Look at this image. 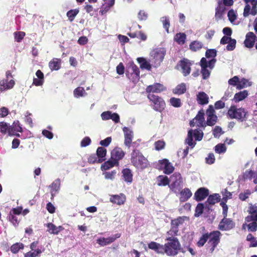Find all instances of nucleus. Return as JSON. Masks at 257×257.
Listing matches in <instances>:
<instances>
[{
  "label": "nucleus",
  "instance_id": "a211bd4d",
  "mask_svg": "<svg viewBox=\"0 0 257 257\" xmlns=\"http://www.w3.org/2000/svg\"><path fill=\"white\" fill-rule=\"evenodd\" d=\"M256 36L251 32H248L245 36V39L244 41V45L248 48H252L254 45Z\"/></svg>",
  "mask_w": 257,
  "mask_h": 257
},
{
  "label": "nucleus",
  "instance_id": "09e8293b",
  "mask_svg": "<svg viewBox=\"0 0 257 257\" xmlns=\"http://www.w3.org/2000/svg\"><path fill=\"white\" fill-rule=\"evenodd\" d=\"M251 85V83L248 81V80L245 78H242L239 81V83L237 85V88L238 89H242L247 86H250Z\"/></svg>",
  "mask_w": 257,
  "mask_h": 257
},
{
  "label": "nucleus",
  "instance_id": "412c9836",
  "mask_svg": "<svg viewBox=\"0 0 257 257\" xmlns=\"http://www.w3.org/2000/svg\"><path fill=\"white\" fill-rule=\"evenodd\" d=\"M61 182L60 179H57L54 180L49 186L50 188V193L51 194V199H53L60 189Z\"/></svg>",
  "mask_w": 257,
  "mask_h": 257
},
{
  "label": "nucleus",
  "instance_id": "58836bf2",
  "mask_svg": "<svg viewBox=\"0 0 257 257\" xmlns=\"http://www.w3.org/2000/svg\"><path fill=\"white\" fill-rule=\"evenodd\" d=\"M208 196L206 203L211 205H214L216 203L219 202L220 200V196L218 194H213Z\"/></svg>",
  "mask_w": 257,
  "mask_h": 257
},
{
  "label": "nucleus",
  "instance_id": "6e6552de",
  "mask_svg": "<svg viewBox=\"0 0 257 257\" xmlns=\"http://www.w3.org/2000/svg\"><path fill=\"white\" fill-rule=\"evenodd\" d=\"M170 180L172 183L169 185L170 189L175 193L179 191L182 185L183 179L180 173L175 172L170 177Z\"/></svg>",
  "mask_w": 257,
  "mask_h": 257
},
{
  "label": "nucleus",
  "instance_id": "dca6fc26",
  "mask_svg": "<svg viewBox=\"0 0 257 257\" xmlns=\"http://www.w3.org/2000/svg\"><path fill=\"white\" fill-rule=\"evenodd\" d=\"M161 167L163 169V172L165 174L169 175L174 170V167L167 159L159 161Z\"/></svg>",
  "mask_w": 257,
  "mask_h": 257
},
{
  "label": "nucleus",
  "instance_id": "f3484780",
  "mask_svg": "<svg viewBox=\"0 0 257 257\" xmlns=\"http://www.w3.org/2000/svg\"><path fill=\"white\" fill-rule=\"evenodd\" d=\"M125 152L119 147L114 148L111 152V159L118 162L123 159L125 155Z\"/></svg>",
  "mask_w": 257,
  "mask_h": 257
},
{
  "label": "nucleus",
  "instance_id": "3c124183",
  "mask_svg": "<svg viewBox=\"0 0 257 257\" xmlns=\"http://www.w3.org/2000/svg\"><path fill=\"white\" fill-rule=\"evenodd\" d=\"M179 232V228L174 226L173 225H171L170 229L167 231V234L170 237H176L175 236L178 235Z\"/></svg>",
  "mask_w": 257,
  "mask_h": 257
},
{
  "label": "nucleus",
  "instance_id": "680f3d73",
  "mask_svg": "<svg viewBox=\"0 0 257 257\" xmlns=\"http://www.w3.org/2000/svg\"><path fill=\"white\" fill-rule=\"evenodd\" d=\"M255 173L252 170H247L243 174V178L244 179H251L252 178H254L256 176Z\"/></svg>",
  "mask_w": 257,
  "mask_h": 257
},
{
  "label": "nucleus",
  "instance_id": "4468645a",
  "mask_svg": "<svg viewBox=\"0 0 257 257\" xmlns=\"http://www.w3.org/2000/svg\"><path fill=\"white\" fill-rule=\"evenodd\" d=\"M120 234L117 233L108 237H100L97 239V243L100 246H104L114 242L116 239L120 237Z\"/></svg>",
  "mask_w": 257,
  "mask_h": 257
},
{
  "label": "nucleus",
  "instance_id": "13d9d810",
  "mask_svg": "<svg viewBox=\"0 0 257 257\" xmlns=\"http://www.w3.org/2000/svg\"><path fill=\"white\" fill-rule=\"evenodd\" d=\"M169 101L170 104L175 107H179L181 106V101L180 98L171 97Z\"/></svg>",
  "mask_w": 257,
  "mask_h": 257
},
{
  "label": "nucleus",
  "instance_id": "79ce46f5",
  "mask_svg": "<svg viewBox=\"0 0 257 257\" xmlns=\"http://www.w3.org/2000/svg\"><path fill=\"white\" fill-rule=\"evenodd\" d=\"M187 219L186 216H179L177 218L172 219L171 221V225L178 228L180 225H182L184 222L185 219Z\"/></svg>",
  "mask_w": 257,
  "mask_h": 257
},
{
  "label": "nucleus",
  "instance_id": "39448f33",
  "mask_svg": "<svg viewBox=\"0 0 257 257\" xmlns=\"http://www.w3.org/2000/svg\"><path fill=\"white\" fill-rule=\"evenodd\" d=\"M216 61V59H212L207 62L205 58L203 57L201 58L200 60L201 73L203 79H207L209 77L210 71L207 68L208 67L210 70H212L214 68Z\"/></svg>",
  "mask_w": 257,
  "mask_h": 257
},
{
  "label": "nucleus",
  "instance_id": "a878e982",
  "mask_svg": "<svg viewBox=\"0 0 257 257\" xmlns=\"http://www.w3.org/2000/svg\"><path fill=\"white\" fill-rule=\"evenodd\" d=\"M48 231L53 234H58L61 231L64 229L62 226H56L52 223H49L47 224Z\"/></svg>",
  "mask_w": 257,
  "mask_h": 257
},
{
  "label": "nucleus",
  "instance_id": "c03bdc74",
  "mask_svg": "<svg viewBox=\"0 0 257 257\" xmlns=\"http://www.w3.org/2000/svg\"><path fill=\"white\" fill-rule=\"evenodd\" d=\"M113 6L112 4H111L110 2H108V3H105L102 4L100 10L99 11V13L101 15L105 14L107 13L110 9Z\"/></svg>",
  "mask_w": 257,
  "mask_h": 257
},
{
  "label": "nucleus",
  "instance_id": "393cba45",
  "mask_svg": "<svg viewBox=\"0 0 257 257\" xmlns=\"http://www.w3.org/2000/svg\"><path fill=\"white\" fill-rule=\"evenodd\" d=\"M226 8L223 5L221 1L218 2L217 7L215 8V17L216 19H221L222 18V15L225 11Z\"/></svg>",
  "mask_w": 257,
  "mask_h": 257
},
{
  "label": "nucleus",
  "instance_id": "2f4dec72",
  "mask_svg": "<svg viewBox=\"0 0 257 257\" xmlns=\"http://www.w3.org/2000/svg\"><path fill=\"white\" fill-rule=\"evenodd\" d=\"M186 35L184 33H178L174 37V40L179 45H184L186 42Z\"/></svg>",
  "mask_w": 257,
  "mask_h": 257
},
{
  "label": "nucleus",
  "instance_id": "338daca9",
  "mask_svg": "<svg viewBox=\"0 0 257 257\" xmlns=\"http://www.w3.org/2000/svg\"><path fill=\"white\" fill-rule=\"evenodd\" d=\"M223 133L221 127L219 126H216L213 131V135L215 138H219Z\"/></svg>",
  "mask_w": 257,
  "mask_h": 257
},
{
  "label": "nucleus",
  "instance_id": "f8f14e48",
  "mask_svg": "<svg viewBox=\"0 0 257 257\" xmlns=\"http://www.w3.org/2000/svg\"><path fill=\"white\" fill-rule=\"evenodd\" d=\"M179 63L181 68L183 75L184 76H188L191 72V66L192 63L189 60L186 58H184L180 60Z\"/></svg>",
  "mask_w": 257,
  "mask_h": 257
},
{
  "label": "nucleus",
  "instance_id": "cd10ccee",
  "mask_svg": "<svg viewBox=\"0 0 257 257\" xmlns=\"http://www.w3.org/2000/svg\"><path fill=\"white\" fill-rule=\"evenodd\" d=\"M119 165V162L113 159L108 160L101 165V168L102 170H107L111 168Z\"/></svg>",
  "mask_w": 257,
  "mask_h": 257
},
{
  "label": "nucleus",
  "instance_id": "f257e3e1",
  "mask_svg": "<svg viewBox=\"0 0 257 257\" xmlns=\"http://www.w3.org/2000/svg\"><path fill=\"white\" fill-rule=\"evenodd\" d=\"M130 160L132 165L137 169L143 170L150 167L149 161L139 150H133Z\"/></svg>",
  "mask_w": 257,
  "mask_h": 257
},
{
  "label": "nucleus",
  "instance_id": "ea45409f",
  "mask_svg": "<svg viewBox=\"0 0 257 257\" xmlns=\"http://www.w3.org/2000/svg\"><path fill=\"white\" fill-rule=\"evenodd\" d=\"M186 91V84L184 83H182L178 85L175 89L173 90V92L175 94H182L184 93Z\"/></svg>",
  "mask_w": 257,
  "mask_h": 257
},
{
  "label": "nucleus",
  "instance_id": "473e14b6",
  "mask_svg": "<svg viewBox=\"0 0 257 257\" xmlns=\"http://www.w3.org/2000/svg\"><path fill=\"white\" fill-rule=\"evenodd\" d=\"M157 185L159 186H166L170 183V180L167 176L159 175L157 178Z\"/></svg>",
  "mask_w": 257,
  "mask_h": 257
},
{
  "label": "nucleus",
  "instance_id": "6e6d98bb",
  "mask_svg": "<svg viewBox=\"0 0 257 257\" xmlns=\"http://www.w3.org/2000/svg\"><path fill=\"white\" fill-rule=\"evenodd\" d=\"M217 55V51L214 49H208L205 52V56L207 58L215 59Z\"/></svg>",
  "mask_w": 257,
  "mask_h": 257
},
{
  "label": "nucleus",
  "instance_id": "72a5a7b5",
  "mask_svg": "<svg viewBox=\"0 0 257 257\" xmlns=\"http://www.w3.org/2000/svg\"><path fill=\"white\" fill-rule=\"evenodd\" d=\"M198 102L202 105L208 103V96L204 92H200L197 96Z\"/></svg>",
  "mask_w": 257,
  "mask_h": 257
},
{
  "label": "nucleus",
  "instance_id": "052dcab7",
  "mask_svg": "<svg viewBox=\"0 0 257 257\" xmlns=\"http://www.w3.org/2000/svg\"><path fill=\"white\" fill-rule=\"evenodd\" d=\"M204 204L203 203H198L195 208V216L198 217L203 213L204 210Z\"/></svg>",
  "mask_w": 257,
  "mask_h": 257
},
{
  "label": "nucleus",
  "instance_id": "bf43d9fd",
  "mask_svg": "<svg viewBox=\"0 0 257 257\" xmlns=\"http://www.w3.org/2000/svg\"><path fill=\"white\" fill-rule=\"evenodd\" d=\"M25 35L26 33L22 31L16 32L14 33L15 39L17 42H21Z\"/></svg>",
  "mask_w": 257,
  "mask_h": 257
},
{
  "label": "nucleus",
  "instance_id": "a18cd8bd",
  "mask_svg": "<svg viewBox=\"0 0 257 257\" xmlns=\"http://www.w3.org/2000/svg\"><path fill=\"white\" fill-rule=\"evenodd\" d=\"M73 93L74 96L77 98L82 97L87 94V93L85 91L84 88L82 87H78L75 89Z\"/></svg>",
  "mask_w": 257,
  "mask_h": 257
},
{
  "label": "nucleus",
  "instance_id": "e2e57ef3",
  "mask_svg": "<svg viewBox=\"0 0 257 257\" xmlns=\"http://www.w3.org/2000/svg\"><path fill=\"white\" fill-rule=\"evenodd\" d=\"M162 246L159 243L151 241L148 244V247L155 251H158L160 247Z\"/></svg>",
  "mask_w": 257,
  "mask_h": 257
},
{
  "label": "nucleus",
  "instance_id": "9d476101",
  "mask_svg": "<svg viewBox=\"0 0 257 257\" xmlns=\"http://www.w3.org/2000/svg\"><path fill=\"white\" fill-rule=\"evenodd\" d=\"M235 227V223L230 218L224 217L218 225V229L222 230H229Z\"/></svg>",
  "mask_w": 257,
  "mask_h": 257
},
{
  "label": "nucleus",
  "instance_id": "bb28decb",
  "mask_svg": "<svg viewBox=\"0 0 257 257\" xmlns=\"http://www.w3.org/2000/svg\"><path fill=\"white\" fill-rule=\"evenodd\" d=\"M106 152V149L103 147H99L97 149L96 155L98 158V163L105 161Z\"/></svg>",
  "mask_w": 257,
  "mask_h": 257
},
{
  "label": "nucleus",
  "instance_id": "aec40b11",
  "mask_svg": "<svg viewBox=\"0 0 257 257\" xmlns=\"http://www.w3.org/2000/svg\"><path fill=\"white\" fill-rule=\"evenodd\" d=\"M15 84V81L11 79L9 81L8 79L0 80V91H3L13 88Z\"/></svg>",
  "mask_w": 257,
  "mask_h": 257
},
{
  "label": "nucleus",
  "instance_id": "7ed1b4c3",
  "mask_svg": "<svg viewBox=\"0 0 257 257\" xmlns=\"http://www.w3.org/2000/svg\"><path fill=\"white\" fill-rule=\"evenodd\" d=\"M166 54V50L163 48H157L150 52V62L155 67H158L163 61Z\"/></svg>",
  "mask_w": 257,
  "mask_h": 257
},
{
  "label": "nucleus",
  "instance_id": "c756f323",
  "mask_svg": "<svg viewBox=\"0 0 257 257\" xmlns=\"http://www.w3.org/2000/svg\"><path fill=\"white\" fill-rule=\"evenodd\" d=\"M229 118H235L240 121H246L248 113H227Z\"/></svg>",
  "mask_w": 257,
  "mask_h": 257
},
{
  "label": "nucleus",
  "instance_id": "c9c22d12",
  "mask_svg": "<svg viewBox=\"0 0 257 257\" xmlns=\"http://www.w3.org/2000/svg\"><path fill=\"white\" fill-rule=\"evenodd\" d=\"M137 61L140 63V67L142 69H146L148 70H151V65L145 58L143 57H139L137 58Z\"/></svg>",
  "mask_w": 257,
  "mask_h": 257
},
{
  "label": "nucleus",
  "instance_id": "4be33fe9",
  "mask_svg": "<svg viewBox=\"0 0 257 257\" xmlns=\"http://www.w3.org/2000/svg\"><path fill=\"white\" fill-rule=\"evenodd\" d=\"M36 75L37 78H33V84L36 86H42L44 82V73L40 70H38Z\"/></svg>",
  "mask_w": 257,
  "mask_h": 257
},
{
  "label": "nucleus",
  "instance_id": "4c0bfd02",
  "mask_svg": "<svg viewBox=\"0 0 257 257\" xmlns=\"http://www.w3.org/2000/svg\"><path fill=\"white\" fill-rule=\"evenodd\" d=\"M203 44L199 41H193L189 45V49L193 52H196L203 47Z\"/></svg>",
  "mask_w": 257,
  "mask_h": 257
},
{
  "label": "nucleus",
  "instance_id": "37998d69",
  "mask_svg": "<svg viewBox=\"0 0 257 257\" xmlns=\"http://www.w3.org/2000/svg\"><path fill=\"white\" fill-rule=\"evenodd\" d=\"M24 248V245L21 242H17L13 244L11 247V251L12 253L16 254L21 249Z\"/></svg>",
  "mask_w": 257,
  "mask_h": 257
},
{
  "label": "nucleus",
  "instance_id": "9b49d317",
  "mask_svg": "<svg viewBox=\"0 0 257 257\" xmlns=\"http://www.w3.org/2000/svg\"><path fill=\"white\" fill-rule=\"evenodd\" d=\"M220 43L222 45L228 44L226 48L227 50L231 51L235 48L236 41L230 37L224 36L221 39Z\"/></svg>",
  "mask_w": 257,
  "mask_h": 257
},
{
  "label": "nucleus",
  "instance_id": "0eeeda50",
  "mask_svg": "<svg viewBox=\"0 0 257 257\" xmlns=\"http://www.w3.org/2000/svg\"><path fill=\"white\" fill-rule=\"evenodd\" d=\"M140 73L139 68L133 62L127 68L125 74L130 80L135 83L138 82L140 79Z\"/></svg>",
  "mask_w": 257,
  "mask_h": 257
},
{
  "label": "nucleus",
  "instance_id": "2eb2a0df",
  "mask_svg": "<svg viewBox=\"0 0 257 257\" xmlns=\"http://www.w3.org/2000/svg\"><path fill=\"white\" fill-rule=\"evenodd\" d=\"M122 130L124 136V144L126 147L130 148L134 137L133 132L127 127H124Z\"/></svg>",
  "mask_w": 257,
  "mask_h": 257
},
{
  "label": "nucleus",
  "instance_id": "423d86ee",
  "mask_svg": "<svg viewBox=\"0 0 257 257\" xmlns=\"http://www.w3.org/2000/svg\"><path fill=\"white\" fill-rule=\"evenodd\" d=\"M208 235L209 236L208 244L209 246V251L212 253L220 241L221 233L219 231L215 230L210 233L208 232Z\"/></svg>",
  "mask_w": 257,
  "mask_h": 257
},
{
  "label": "nucleus",
  "instance_id": "de8ad7c7",
  "mask_svg": "<svg viewBox=\"0 0 257 257\" xmlns=\"http://www.w3.org/2000/svg\"><path fill=\"white\" fill-rule=\"evenodd\" d=\"M79 11L78 9L71 10L67 12L66 15L68 18V20L70 22H72L76 15L79 13Z\"/></svg>",
  "mask_w": 257,
  "mask_h": 257
},
{
  "label": "nucleus",
  "instance_id": "7c9ffc66",
  "mask_svg": "<svg viewBox=\"0 0 257 257\" xmlns=\"http://www.w3.org/2000/svg\"><path fill=\"white\" fill-rule=\"evenodd\" d=\"M61 60L58 58H53L49 63V67L52 70H58L60 68Z\"/></svg>",
  "mask_w": 257,
  "mask_h": 257
},
{
  "label": "nucleus",
  "instance_id": "6ab92c4d",
  "mask_svg": "<svg viewBox=\"0 0 257 257\" xmlns=\"http://www.w3.org/2000/svg\"><path fill=\"white\" fill-rule=\"evenodd\" d=\"M165 87H164L163 85L159 83H154L153 85H150L147 86L146 88V92L148 93V94H152V93H159L163 90H164Z\"/></svg>",
  "mask_w": 257,
  "mask_h": 257
},
{
  "label": "nucleus",
  "instance_id": "e433bc0d",
  "mask_svg": "<svg viewBox=\"0 0 257 257\" xmlns=\"http://www.w3.org/2000/svg\"><path fill=\"white\" fill-rule=\"evenodd\" d=\"M0 130L2 133L5 134L8 132L10 135H14L13 132V128L11 126L7 124V123L1 121L0 122Z\"/></svg>",
  "mask_w": 257,
  "mask_h": 257
},
{
  "label": "nucleus",
  "instance_id": "5fc2aeb1",
  "mask_svg": "<svg viewBox=\"0 0 257 257\" xmlns=\"http://www.w3.org/2000/svg\"><path fill=\"white\" fill-rule=\"evenodd\" d=\"M208 232L204 233L197 242V245L199 247L203 246L208 239Z\"/></svg>",
  "mask_w": 257,
  "mask_h": 257
},
{
  "label": "nucleus",
  "instance_id": "603ef678",
  "mask_svg": "<svg viewBox=\"0 0 257 257\" xmlns=\"http://www.w3.org/2000/svg\"><path fill=\"white\" fill-rule=\"evenodd\" d=\"M193 136L194 137L196 141H201L203 137V133L200 128L195 129L193 131Z\"/></svg>",
  "mask_w": 257,
  "mask_h": 257
},
{
  "label": "nucleus",
  "instance_id": "4d7b16f0",
  "mask_svg": "<svg viewBox=\"0 0 257 257\" xmlns=\"http://www.w3.org/2000/svg\"><path fill=\"white\" fill-rule=\"evenodd\" d=\"M162 22L163 23V28L165 29L167 33H169V29L170 26V23L169 18L167 17H162Z\"/></svg>",
  "mask_w": 257,
  "mask_h": 257
},
{
  "label": "nucleus",
  "instance_id": "ddd939ff",
  "mask_svg": "<svg viewBox=\"0 0 257 257\" xmlns=\"http://www.w3.org/2000/svg\"><path fill=\"white\" fill-rule=\"evenodd\" d=\"M209 195V190L204 187H201L194 193V198L197 201L203 200Z\"/></svg>",
  "mask_w": 257,
  "mask_h": 257
},
{
  "label": "nucleus",
  "instance_id": "49530a36",
  "mask_svg": "<svg viewBox=\"0 0 257 257\" xmlns=\"http://www.w3.org/2000/svg\"><path fill=\"white\" fill-rule=\"evenodd\" d=\"M193 130H190L188 131L187 137L186 139V143L192 148L194 147L196 145V143L193 142Z\"/></svg>",
  "mask_w": 257,
  "mask_h": 257
},
{
  "label": "nucleus",
  "instance_id": "69168bd1",
  "mask_svg": "<svg viewBox=\"0 0 257 257\" xmlns=\"http://www.w3.org/2000/svg\"><path fill=\"white\" fill-rule=\"evenodd\" d=\"M248 231L249 232H255L257 230V222L252 221L247 225Z\"/></svg>",
  "mask_w": 257,
  "mask_h": 257
},
{
  "label": "nucleus",
  "instance_id": "0e129e2a",
  "mask_svg": "<svg viewBox=\"0 0 257 257\" xmlns=\"http://www.w3.org/2000/svg\"><path fill=\"white\" fill-rule=\"evenodd\" d=\"M9 220L15 226H18L19 223V220L18 219V217L17 215H15L14 214H9Z\"/></svg>",
  "mask_w": 257,
  "mask_h": 257
},
{
  "label": "nucleus",
  "instance_id": "c85d7f7f",
  "mask_svg": "<svg viewBox=\"0 0 257 257\" xmlns=\"http://www.w3.org/2000/svg\"><path fill=\"white\" fill-rule=\"evenodd\" d=\"M122 176L124 180L128 183L133 181V175L130 169L125 168L122 170Z\"/></svg>",
  "mask_w": 257,
  "mask_h": 257
},
{
  "label": "nucleus",
  "instance_id": "1a4fd4ad",
  "mask_svg": "<svg viewBox=\"0 0 257 257\" xmlns=\"http://www.w3.org/2000/svg\"><path fill=\"white\" fill-rule=\"evenodd\" d=\"M204 113H198L197 115L190 121V125L191 127L196 126L197 128H204L206 126V122L204 116Z\"/></svg>",
  "mask_w": 257,
  "mask_h": 257
},
{
  "label": "nucleus",
  "instance_id": "f03ea898",
  "mask_svg": "<svg viewBox=\"0 0 257 257\" xmlns=\"http://www.w3.org/2000/svg\"><path fill=\"white\" fill-rule=\"evenodd\" d=\"M164 244V251L169 256L176 255L181 249V244L177 237H168Z\"/></svg>",
  "mask_w": 257,
  "mask_h": 257
},
{
  "label": "nucleus",
  "instance_id": "20e7f679",
  "mask_svg": "<svg viewBox=\"0 0 257 257\" xmlns=\"http://www.w3.org/2000/svg\"><path fill=\"white\" fill-rule=\"evenodd\" d=\"M147 97L151 102V106L155 111L161 112L164 110L166 103L163 98L154 94H148Z\"/></svg>",
  "mask_w": 257,
  "mask_h": 257
},
{
  "label": "nucleus",
  "instance_id": "b1692460",
  "mask_svg": "<svg viewBox=\"0 0 257 257\" xmlns=\"http://www.w3.org/2000/svg\"><path fill=\"white\" fill-rule=\"evenodd\" d=\"M192 195V193L188 188H185L180 192L179 200L180 202H184L187 201Z\"/></svg>",
  "mask_w": 257,
  "mask_h": 257
},
{
  "label": "nucleus",
  "instance_id": "a19ab883",
  "mask_svg": "<svg viewBox=\"0 0 257 257\" xmlns=\"http://www.w3.org/2000/svg\"><path fill=\"white\" fill-rule=\"evenodd\" d=\"M217 120V116L215 113H209L207 118L206 125L213 126L214 125Z\"/></svg>",
  "mask_w": 257,
  "mask_h": 257
},
{
  "label": "nucleus",
  "instance_id": "864d4df0",
  "mask_svg": "<svg viewBox=\"0 0 257 257\" xmlns=\"http://www.w3.org/2000/svg\"><path fill=\"white\" fill-rule=\"evenodd\" d=\"M33 250V252L30 251L25 253L24 257H36L42 252L41 249L39 248Z\"/></svg>",
  "mask_w": 257,
  "mask_h": 257
},
{
  "label": "nucleus",
  "instance_id": "774afa93",
  "mask_svg": "<svg viewBox=\"0 0 257 257\" xmlns=\"http://www.w3.org/2000/svg\"><path fill=\"white\" fill-rule=\"evenodd\" d=\"M165 146L164 141L159 140L155 143V147L156 150L160 151L163 149Z\"/></svg>",
  "mask_w": 257,
  "mask_h": 257
},
{
  "label": "nucleus",
  "instance_id": "5701e85b",
  "mask_svg": "<svg viewBox=\"0 0 257 257\" xmlns=\"http://www.w3.org/2000/svg\"><path fill=\"white\" fill-rule=\"evenodd\" d=\"M125 200V196L122 193L119 195H112L110 198V201L111 202L119 205L123 204Z\"/></svg>",
  "mask_w": 257,
  "mask_h": 257
},
{
  "label": "nucleus",
  "instance_id": "8fccbe9b",
  "mask_svg": "<svg viewBox=\"0 0 257 257\" xmlns=\"http://www.w3.org/2000/svg\"><path fill=\"white\" fill-rule=\"evenodd\" d=\"M215 152L217 154L224 153L226 151V147L224 144H218L214 147Z\"/></svg>",
  "mask_w": 257,
  "mask_h": 257
},
{
  "label": "nucleus",
  "instance_id": "f704fd0d",
  "mask_svg": "<svg viewBox=\"0 0 257 257\" xmlns=\"http://www.w3.org/2000/svg\"><path fill=\"white\" fill-rule=\"evenodd\" d=\"M248 94V91L246 90L236 93L234 96L233 100L235 102H238L247 97Z\"/></svg>",
  "mask_w": 257,
  "mask_h": 257
}]
</instances>
